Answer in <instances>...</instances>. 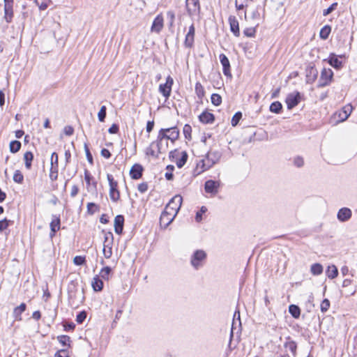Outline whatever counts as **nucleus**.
Returning <instances> with one entry per match:
<instances>
[{
    "label": "nucleus",
    "mask_w": 357,
    "mask_h": 357,
    "mask_svg": "<svg viewBox=\"0 0 357 357\" xmlns=\"http://www.w3.org/2000/svg\"><path fill=\"white\" fill-rule=\"evenodd\" d=\"M222 153L219 151L210 150L206 155L204 159L201 160L198 163L197 168L200 169V172L210 169L213 165L217 163L221 158Z\"/></svg>",
    "instance_id": "nucleus-1"
},
{
    "label": "nucleus",
    "mask_w": 357,
    "mask_h": 357,
    "mask_svg": "<svg viewBox=\"0 0 357 357\" xmlns=\"http://www.w3.org/2000/svg\"><path fill=\"white\" fill-rule=\"evenodd\" d=\"M206 257L207 255L205 251L203 250H197L190 257V264L195 270H198L203 267Z\"/></svg>",
    "instance_id": "nucleus-2"
},
{
    "label": "nucleus",
    "mask_w": 357,
    "mask_h": 357,
    "mask_svg": "<svg viewBox=\"0 0 357 357\" xmlns=\"http://www.w3.org/2000/svg\"><path fill=\"white\" fill-rule=\"evenodd\" d=\"M353 107L351 105L348 104L342 109L336 111L332 116L335 123H339L346 121L350 116Z\"/></svg>",
    "instance_id": "nucleus-3"
},
{
    "label": "nucleus",
    "mask_w": 357,
    "mask_h": 357,
    "mask_svg": "<svg viewBox=\"0 0 357 357\" xmlns=\"http://www.w3.org/2000/svg\"><path fill=\"white\" fill-rule=\"evenodd\" d=\"M183 202V198L181 195H177L171 199L165 210L170 211L171 213L176 215L178 213Z\"/></svg>",
    "instance_id": "nucleus-4"
},
{
    "label": "nucleus",
    "mask_w": 357,
    "mask_h": 357,
    "mask_svg": "<svg viewBox=\"0 0 357 357\" xmlns=\"http://www.w3.org/2000/svg\"><path fill=\"white\" fill-rule=\"evenodd\" d=\"M109 185V197L112 201L116 202L120 198V193L117 189L118 183L114 181L113 176L112 174H107V176Z\"/></svg>",
    "instance_id": "nucleus-5"
},
{
    "label": "nucleus",
    "mask_w": 357,
    "mask_h": 357,
    "mask_svg": "<svg viewBox=\"0 0 357 357\" xmlns=\"http://www.w3.org/2000/svg\"><path fill=\"white\" fill-rule=\"evenodd\" d=\"M333 73L330 68H324L321 73L319 79V87H324L328 85L333 78Z\"/></svg>",
    "instance_id": "nucleus-6"
},
{
    "label": "nucleus",
    "mask_w": 357,
    "mask_h": 357,
    "mask_svg": "<svg viewBox=\"0 0 357 357\" xmlns=\"http://www.w3.org/2000/svg\"><path fill=\"white\" fill-rule=\"evenodd\" d=\"M185 6L187 12L190 17H193L199 14L200 4L199 0H186Z\"/></svg>",
    "instance_id": "nucleus-7"
},
{
    "label": "nucleus",
    "mask_w": 357,
    "mask_h": 357,
    "mask_svg": "<svg viewBox=\"0 0 357 357\" xmlns=\"http://www.w3.org/2000/svg\"><path fill=\"white\" fill-rule=\"evenodd\" d=\"M174 80L171 76H168L165 84H160L159 86V92L162 94L166 99L169 98L171 95L172 86Z\"/></svg>",
    "instance_id": "nucleus-8"
},
{
    "label": "nucleus",
    "mask_w": 357,
    "mask_h": 357,
    "mask_svg": "<svg viewBox=\"0 0 357 357\" xmlns=\"http://www.w3.org/2000/svg\"><path fill=\"white\" fill-rule=\"evenodd\" d=\"M220 182L219 181L208 180L204 183V190L211 196H215L218 192Z\"/></svg>",
    "instance_id": "nucleus-9"
},
{
    "label": "nucleus",
    "mask_w": 357,
    "mask_h": 357,
    "mask_svg": "<svg viewBox=\"0 0 357 357\" xmlns=\"http://www.w3.org/2000/svg\"><path fill=\"white\" fill-rule=\"evenodd\" d=\"M301 99V93L298 91L288 94L286 98L285 102L288 109H291L298 105Z\"/></svg>",
    "instance_id": "nucleus-10"
},
{
    "label": "nucleus",
    "mask_w": 357,
    "mask_h": 357,
    "mask_svg": "<svg viewBox=\"0 0 357 357\" xmlns=\"http://www.w3.org/2000/svg\"><path fill=\"white\" fill-rule=\"evenodd\" d=\"M176 215L171 213L170 211L165 210L160 215V225L161 227L166 228L173 221Z\"/></svg>",
    "instance_id": "nucleus-11"
},
{
    "label": "nucleus",
    "mask_w": 357,
    "mask_h": 357,
    "mask_svg": "<svg viewBox=\"0 0 357 357\" xmlns=\"http://www.w3.org/2000/svg\"><path fill=\"white\" fill-rule=\"evenodd\" d=\"M163 26L164 19L162 15L160 13L153 20L151 27V31L153 33H159L162 31Z\"/></svg>",
    "instance_id": "nucleus-12"
},
{
    "label": "nucleus",
    "mask_w": 357,
    "mask_h": 357,
    "mask_svg": "<svg viewBox=\"0 0 357 357\" xmlns=\"http://www.w3.org/2000/svg\"><path fill=\"white\" fill-rule=\"evenodd\" d=\"M195 28L194 24H191L188 31L185 35L184 45L185 47L191 48L193 46L195 40Z\"/></svg>",
    "instance_id": "nucleus-13"
},
{
    "label": "nucleus",
    "mask_w": 357,
    "mask_h": 357,
    "mask_svg": "<svg viewBox=\"0 0 357 357\" xmlns=\"http://www.w3.org/2000/svg\"><path fill=\"white\" fill-rule=\"evenodd\" d=\"M352 215V212L350 208L344 207L340 208L337 214V218L340 222H346L349 220Z\"/></svg>",
    "instance_id": "nucleus-14"
},
{
    "label": "nucleus",
    "mask_w": 357,
    "mask_h": 357,
    "mask_svg": "<svg viewBox=\"0 0 357 357\" xmlns=\"http://www.w3.org/2000/svg\"><path fill=\"white\" fill-rule=\"evenodd\" d=\"M143 167L139 164H135L130 169V175L132 179L137 180L142 177Z\"/></svg>",
    "instance_id": "nucleus-15"
},
{
    "label": "nucleus",
    "mask_w": 357,
    "mask_h": 357,
    "mask_svg": "<svg viewBox=\"0 0 357 357\" xmlns=\"http://www.w3.org/2000/svg\"><path fill=\"white\" fill-rule=\"evenodd\" d=\"M124 225V217L122 215H118L114 218V231L117 234H121Z\"/></svg>",
    "instance_id": "nucleus-16"
},
{
    "label": "nucleus",
    "mask_w": 357,
    "mask_h": 357,
    "mask_svg": "<svg viewBox=\"0 0 357 357\" xmlns=\"http://www.w3.org/2000/svg\"><path fill=\"white\" fill-rule=\"evenodd\" d=\"M228 20L231 31L234 33L235 36H239V24L236 18L234 16H229Z\"/></svg>",
    "instance_id": "nucleus-17"
},
{
    "label": "nucleus",
    "mask_w": 357,
    "mask_h": 357,
    "mask_svg": "<svg viewBox=\"0 0 357 357\" xmlns=\"http://www.w3.org/2000/svg\"><path fill=\"white\" fill-rule=\"evenodd\" d=\"M220 61L223 68V73L225 75H231L230 73V63L228 58L224 54L220 55Z\"/></svg>",
    "instance_id": "nucleus-18"
},
{
    "label": "nucleus",
    "mask_w": 357,
    "mask_h": 357,
    "mask_svg": "<svg viewBox=\"0 0 357 357\" xmlns=\"http://www.w3.org/2000/svg\"><path fill=\"white\" fill-rule=\"evenodd\" d=\"M52 218H53L52 220L50 222V229H51V231L50 234V237H53L55 235L56 231L59 230L60 223H61L59 217L53 215Z\"/></svg>",
    "instance_id": "nucleus-19"
},
{
    "label": "nucleus",
    "mask_w": 357,
    "mask_h": 357,
    "mask_svg": "<svg viewBox=\"0 0 357 357\" xmlns=\"http://www.w3.org/2000/svg\"><path fill=\"white\" fill-rule=\"evenodd\" d=\"M199 119L203 123H212L215 121V116L212 113L205 111L199 116Z\"/></svg>",
    "instance_id": "nucleus-20"
},
{
    "label": "nucleus",
    "mask_w": 357,
    "mask_h": 357,
    "mask_svg": "<svg viewBox=\"0 0 357 357\" xmlns=\"http://www.w3.org/2000/svg\"><path fill=\"white\" fill-rule=\"evenodd\" d=\"M13 4H4V19L8 23L11 22L13 17Z\"/></svg>",
    "instance_id": "nucleus-21"
},
{
    "label": "nucleus",
    "mask_w": 357,
    "mask_h": 357,
    "mask_svg": "<svg viewBox=\"0 0 357 357\" xmlns=\"http://www.w3.org/2000/svg\"><path fill=\"white\" fill-rule=\"evenodd\" d=\"M26 305L24 303H21L19 306L14 308L13 317L15 320H22V314L26 310Z\"/></svg>",
    "instance_id": "nucleus-22"
},
{
    "label": "nucleus",
    "mask_w": 357,
    "mask_h": 357,
    "mask_svg": "<svg viewBox=\"0 0 357 357\" xmlns=\"http://www.w3.org/2000/svg\"><path fill=\"white\" fill-rule=\"evenodd\" d=\"M329 64L335 68L339 69L342 67V63L339 60L335 54H331L328 58Z\"/></svg>",
    "instance_id": "nucleus-23"
},
{
    "label": "nucleus",
    "mask_w": 357,
    "mask_h": 357,
    "mask_svg": "<svg viewBox=\"0 0 357 357\" xmlns=\"http://www.w3.org/2000/svg\"><path fill=\"white\" fill-rule=\"evenodd\" d=\"M167 129L168 130L167 133H169V135H167V139L174 142L178 138L179 130L176 127L169 128Z\"/></svg>",
    "instance_id": "nucleus-24"
},
{
    "label": "nucleus",
    "mask_w": 357,
    "mask_h": 357,
    "mask_svg": "<svg viewBox=\"0 0 357 357\" xmlns=\"http://www.w3.org/2000/svg\"><path fill=\"white\" fill-rule=\"evenodd\" d=\"M152 143L155 144V149L156 150L157 153L161 154L165 153L167 151V146H168V142L167 141L165 142V144L163 145V142L160 141H155Z\"/></svg>",
    "instance_id": "nucleus-25"
},
{
    "label": "nucleus",
    "mask_w": 357,
    "mask_h": 357,
    "mask_svg": "<svg viewBox=\"0 0 357 357\" xmlns=\"http://www.w3.org/2000/svg\"><path fill=\"white\" fill-rule=\"evenodd\" d=\"M326 275L330 279L335 278L338 275L337 267L335 265L328 266L326 270Z\"/></svg>",
    "instance_id": "nucleus-26"
},
{
    "label": "nucleus",
    "mask_w": 357,
    "mask_h": 357,
    "mask_svg": "<svg viewBox=\"0 0 357 357\" xmlns=\"http://www.w3.org/2000/svg\"><path fill=\"white\" fill-rule=\"evenodd\" d=\"M92 287L95 291H100L103 288V282L98 278V276H96L92 281Z\"/></svg>",
    "instance_id": "nucleus-27"
},
{
    "label": "nucleus",
    "mask_w": 357,
    "mask_h": 357,
    "mask_svg": "<svg viewBox=\"0 0 357 357\" xmlns=\"http://www.w3.org/2000/svg\"><path fill=\"white\" fill-rule=\"evenodd\" d=\"M33 159V155L31 151H26L24 154V160L25 162V167L27 169H30L31 167V162Z\"/></svg>",
    "instance_id": "nucleus-28"
},
{
    "label": "nucleus",
    "mask_w": 357,
    "mask_h": 357,
    "mask_svg": "<svg viewBox=\"0 0 357 357\" xmlns=\"http://www.w3.org/2000/svg\"><path fill=\"white\" fill-rule=\"evenodd\" d=\"M331 32V27L329 25L323 26L319 32V37L323 40H326Z\"/></svg>",
    "instance_id": "nucleus-29"
},
{
    "label": "nucleus",
    "mask_w": 357,
    "mask_h": 357,
    "mask_svg": "<svg viewBox=\"0 0 357 357\" xmlns=\"http://www.w3.org/2000/svg\"><path fill=\"white\" fill-rule=\"evenodd\" d=\"M105 236H104V245L105 247H109L112 246L113 241H114V236L113 234L111 231L105 232Z\"/></svg>",
    "instance_id": "nucleus-30"
},
{
    "label": "nucleus",
    "mask_w": 357,
    "mask_h": 357,
    "mask_svg": "<svg viewBox=\"0 0 357 357\" xmlns=\"http://www.w3.org/2000/svg\"><path fill=\"white\" fill-rule=\"evenodd\" d=\"M195 93H196L197 96L198 97V98L199 100H202L204 96L205 91H204L203 86L202 85V84L200 82H197L195 84Z\"/></svg>",
    "instance_id": "nucleus-31"
},
{
    "label": "nucleus",
    "mask_w": 357,
    "mask_h": 357,
    "mask_svg": "<svg viewBox=\"0 0 357 357\" xmlns=\"http://www.w3.org/2000/svg\"><path fill=\"white\" fill-rule=\"evenodd\" d=\"M282 109V105L279 101L273 102L270 105V111L275 114H280Z\"/></svg>",
    "instance_id": "nucleus-32"
},
{
    "label": "nucleus",
    "mask_w": 357,
    "mask_h": 357,
    "mask_svg": "<svg viewBox=\"0 0 357 357\" xmlns=\"http://www.w3.org/2000/svg\"><path fill=\"white\" fill-rule=\"evenodd\" d=\"M289 312L295 319H298L301 315V309L296 305H290L289 307Z\"/></svg>",
    "instance_id": "nucleus-33"
},
{
    "label": "nucleus",
    "mask_w": 357,
    "mask_h": 357,
    "mask_svg": "<svg viewBox=\"0 0 357 357\" xmlns=\"http://www.w3.org/2000/svg\"><path fill=\"white\" fill-rule=\"evenodd\" d=\"M57 340L63 347H66V349H68V348L70 347V338L69 336L64 335H59L57 337Z\"/></svg>",
    "instance_id": "nucleus-34"
},
{
    "label": "nucleus",
    "mask_w": 357,
    "mask_h": 357,
    "mask_svg": "<svg viewBox=\"0 0 357 357\" xmlns=\"http://www.w3.org/2000/svg\"><path fill=\"white\" fill-rule=\"evenodd\" d=\"M181 155V158L176 161V164L178 168L183 167L188 160V153L186 151H182Z\"/></svg>",
    "instance_id": "nucleus-35"
},
{
    "label": "nucleus",
    "mask_w": 357,
    "mask_h": 357,
    "mask_svg": "<svg viewBox=\"0 0 357 357\" xmlns=\"http://www.w3.org/2000/svg\"><path fill=\"white\" fill-rule=\"evenodd\" d=\"M310 271L314 275H319L323 272V266L318 263L313 264L311 266Z\"/></svg>",
    "instance_id": "nucleus-36"
},
{
    "label": "nucleus",
    "mask_w": 357,
    "mask_h": 357,
    "mask_svg": "<svg viewBox=\"0 0 357 357\" xmlns=\"http://www.w3.org/2000/svg\"><path fill=\"white\" fill-rule=\"evenodd\" d=\"M9 148H10V151L11 153H17L21 148V142L17 140H13V141L10 142Z\"/></svg>",
    "instance_id": "nucleus-37"
},
{
    "label": "nucleus",
    "mask_w": 357,
    "mask_h": 357,
    "mask_svg": "<svg viewBox=\"0 0 357 357\" xmlns=\"http://www.w3.org/2000/svg\"><path fill=\"white\" fill-rule=\"evenodd\" d=\"M84 179H85V181H86L87 185L89 186L91 185V181L93 179V177L91 176V174L89 172V171L87 169H85V171H84ZM91 185L96 189L97 187V182L93 181L91 183Z\"/></svg>",
    "instance_id": "nucleus-38"
},
{
    "label": "nucleus",
    "mask_w": 357,
    "mask_h": 357,
    "mask_svg": "<svg viewBox=\"0 0 357 357\" xmlns=\"http://www.w3.org/2000/svg\"><path fill=\"white\" fill-rule=\"evenodd\" d=\"M146 154L150 155L155 158H159V155L157 153L156 150L155 149L154 143H151L150 146L146 148Z\"/></svg>",
    "instance_id": "nucleus-39"
},
{
    "label": "nucleus",
    "mask_w": 357,
    "mask_h": 357,
    "mask_svg": "<svg viewBox=\"0 0 357 357\" xmlns=\"http://www.w3.org/2000/svg\"><path fill=\"white\" fill-rule=\"evenodd\" d=\"M112 268L109 266H105L100 270V275L104 280H109Z\"/></svg>",
    "instance_id": "nucleus-40"
},
{
    "label": "nucleus",
    "mask_w": 357,
    "mask_h": 357,
    "mask_svg": "<svg viewBox=\"0 0 357 357\" xmlns=\"http://www.w3.org/2000/svg\"><path fill=\"white\" fill-rule=\"evenodd\" d=\"M12 223L13 221L7 218L0 220V233L6 230Z\"/></svg>",
    "instance_id": "nucleus-41"
},
{
    "label": "nucleus",
    "mask_w": 357,
    "mask_h": 357,
    "mask_svg": "<svg viewBox=\"0 0 357 357\" xmlns=\"http://www.w3.org/2000/svg\"><path fill=\"white\" fill-rule=\"evenodd\" d=\"M211 100L215 106H219L222 102V97L218 93H213L211 97Z\"/></svg>",
    "instance_id": "nucleus-42"
},
{
    "label": "nucleus",
    "mask_w": 357,
    "mask_h": 357,
    "mask_svg": "<svg viewBox=\"0 0 357 357\" xmlns=\"http://www.w3.org/2000/svg\"><path fill=\"white\" fill-rule=\"evenodd\" d=\"M167 130H168L167 128L160 129L158 132L156 140L163 142L164 139H166V141H167L168 139H167Z\"/></svg>",
    "instance_id": "nucleus-43"
},
{
    "label": "nucleus",
    "mask_w": 357,
    "mask_h": 357,
    "mask_svg": "<svg viewBox=\"0 0 357 357\" xmlns=\"http://www.w3.org/2000/svg\"><path fill=\"white\" fill-rule=\"evenodd\" d=\"M13 181L17 183H22L24 181V176L20 170H16L13 175Z\"/></svg>",
    "instance_id": "nucleus-44"
},
{
    "label": "nucleus",
    "mask_w": 357,
    "mask_h": 357,
    "mask_svg": "<svg viewBox=\"0 0 357 357\" xmlns=\"http://www.w3.org/2000/svg\"><path fill=\"white\" fill-rule=\"evenodd\" d=\"M106 111H107L106 106L102 105L100 107V109L99 112L98 113V120L100 122L105 121V117H106V114H107Z\"/></svg>",
    "instance_id": "nucleus-45"
},
{
    "label": "nucleus",
    "mask_w": 357,
    "mask_h": 357,
    "mask_svg": "<svg viewBox=\"0 0 357 357\" xmlns=\"http://www.w3.org/2000/svg\"><path fill=\"white\" fill-rule=\"evenodd\" d=\"M183 132L185 136V138L190 140L191 139V132H192V128L190 125L185 124L183 126Z\"/></svg>",
    "instance_id": "nucleus-46"
},
{
    "label": "nucleus",
    "mask_w": 357,
    "mask_h": 357,
    "mask_svg": "<svg viewBox=\"0 0 357 357\" xmlns=\"http://www.w3.org/2000/svg\"><path fill=\"white\" fill-rule=\"evenodd\" d=\"M284 347L291 351L294 354H296L297 345L294 341H289L284 343Z\"/></svg>",
    "instance_id": "nucleus-47"
},
{
    "label": "nucleus",
    "mask_w": 357,
    "mask_h": 357,
    "mask_svg": "<svg viewBox=\"0 0 357 357\" xmlns=\"http://www.w3.org/2000/svg\"><path fill=\"white\" fill-rule=\"evenodd\" d=\"M58 177V166H51L50 172V178L52 181H56Z\"/></svg>",
    "instance_id": "nucleus-48"
},
{
    "label": "nucleus",
    "mask_w": 357,
    "mask_h": 357,
    "mask_svg": "<svg viewBox=\"0 0 357 357\" xmlns=\"http://www.w3.org/2000/svg\"><path fill=\"white\" fill-rule=\"evenodd\" d=\"M293 163L296 167L301 168L304 165V160L303 157L298 155L294 158Z\"/></svg>",
    "instance_id": "nucleus-49"
},
{
    "label": "nucleus",
    "mask_w": 357,
    "mask_h": 357,
    "mask_svg": "<svg viewBox=\"0 0 357 357\" xmlns=\"http://www.w3.org/2000/svg\"><path fill=\"white\" fill-rule=\"evenodd\" d=\"M241 117H242V113L241 112H238L235 113V114L233 116V117L231 119V126H236L238 123Z\"/></svg>",
    "instance_id": "nucleus-50"
},
{
    "label": "nucleus",
    "mask_w": 357,
    "mask_h": 357,
    "mask_svg": "<svg viewBox=\"0 0 357 357\" xmlns=\"http://www.w3.org/2000/svg\"><path fill=\"white\" fill-rule=\"evenodd\" d=\"M73 263L77 266H81L86 263V258L83 256H75L73 259Z\"/></svg>",
    "instance_id": "nucleus-51"
},
{
    "label": "nucleus",
    "mask_w": 357,
    "mask_h": 357,
    "mask_svg": "<svg viewBox=\"0 0 357 357\" xmlns=\"http://www.w3.org/2000/svg\"><path fill=\"white\" fill-rule=\"evenodd\" d=\"M256 33V28L255 27H249L246 28L243 31V33L247 37H254Z\"/></svg>",
    "instance_id": "nucleus-52"
},
{
    "label": "nucleus",
    "mask_w": 357,
    "mask_h": 357,
    "mask_svg": "<svg viewBox=\"0 0 357 357\" xmlns=\"http://www.w3.org/2000/svg\"><path fill=\"white\" fill-rule=\"evenodd\" d=\"M207 211V208L206 206H202L200 211H197L195 216V220L197 222H199L202 220V214L206 213Z\"/></svg>",
    "instance_id": "nucleus-53"
},
{
    "label": "nucleus",
    "mask_w": 357,
    "mask_h": 357,
    "mask_svg": "<svg viewBox=\"0 0 357 357\" xmlns=\"http://www.w3.org/2000/svg\"><path fill=\"white\" fill-rule=\"evenodd\" d=\"M337 6V2L332 3L327 9L324 10L323 15L327 16L328 15L331 13L333 10H335L336 9Z\"/></svg>",
    "instance_id": "nucleus-54"
},
{
    "label": "nucleus",
    "mask_w": 357,
    "mask_h": 357,
    "mask_svg": "<svg viewBox=\"0 0 357 357\" xmlns=\"http://www.w3.org/2000/svg\"><path fill=\"white\" fill-rule=\"evenodd\" d=\"M329 307H330L329 300L327 298L324 299L322 301V302L321 303V306H320L321 311L322 312H326L328 310Z\"/></svg>",
    "instance_id": "nucleus-55"
},
{
    "label": "nucleus",
    "mask_w": 357,
    "mask_h": 357,
    "mask_svg": "<svg viewBox=\"0 0 357 357\" xmlns=\"http://www.w3.org/2000/svg\"><path fill=\"white\" fill-rule=\"evenodd\" d=\"M98 209V206L93 202H89L87 204V211L90 214H93Z\"/></svg>",
    "instance_id": "nucleus-56"
},
{
    "label": "nucleus",
    "mask_w": 357,
    "mask_h": 357,
    "mask_svg": "<svg viewBox=\"0 0 357 357\" xmlns=\"http://www.w3.org/2000/svg\"><path fill=\"white\" fill-rule=\"evenodd\" d=\"M102 252L105 258H110L112 255V246L105 247V245H104Z\"/></svg>",
    "instance_id": "nucleus-57"
},
{
    "label": "nucleus",
    "mask_w": 357,
    "mask_h": 357,
    "mask_svg": "<svg viewBox=\"0 0 357 357\" xmlns=\"http://www.w3.org/2000/svg\"><path fill=\"white\" fill-rule=\"evenodd\" d=\"M84 151H85V153H86V158H87V160L88 162L91 164V165H93V156L89 151V149L87 146L86 144H84Z\"/></svg>",
    "instance_id": "nucleus-58"
},
{
    "label": "nucleus",
    "mask_w": 357,
    "mask_h": 357,
    "mask_svg": "<svg viewBox=\"0 0 357 357\" xmlns=\"http://www.w3.org/2000/svg\"><path fill=\"white\" fill-rule=\"evenodd\" d=\"M55 357H69V351L67 349H62L55 354Z\"/></svg>",
    "instance_id": "nucleus-59"
},
{
    "label": "nucleus",
    "mask_w": 357,
    "mask_h": 357,
    "mask_svg": "<svg viewBox=\"0 0 357 357\" xmlns=\"http://www.w3.org/2000/svg\"><path fill=\"white\" fill-rule=\"evenodd\" d=\"M86 318V314L85 312H79L76 317V321L78 324H82Z\"/></svg>",
    "instance_id": "nucleus-60"
},
{
    "label": "nucleus",
    "mask_w": 357,
    "mask_h": 357,
    "mask_svg": "<svg viewBox=\"0 0 357 357\" xmlns=\"http://www.w3.org/2000/svg\"><path fill=\"white\" fill-rule=\"evenodd\" d=\"M58 154L55 152L52 153V155H51V166H53V167H55V166H58Z\"/></svg>",
    "instance_id": "nucleus-61"
},
{
    "label": "nucleus",
    "mask_w": 357,
    "mask_h": 357,
    "mask_svg": "<svg viewBox=\"0 0 357 357\" xmlns=\"http://www.w3.org/2000/svg\"><path fill=\"white\" fill-rule=\"evenodd\" d=\"M167 18L169 20V24H170V26H172L174 22V20H175L174 12L172 11V10L167 11Z\"/></svg>",
    "instance_id": "nucleus-62"
},
{
    "label": "nucleus",
    "mask_w": 357,
    "mask_h": 357,
    "mask_svg": "<svg viewBox=\"0 0 357 357\" xmlns=\"http://www.w3.org/2000/svg\"><path fill=\"white\" fill-rule=\"evenodd\" d=\"M137 189L139 192L144 193L148 190V184L146 182L142 183L138 185Z\"/></svg>",
    "instance_id": "nucleus-63"
},
{
    "label": "nucleus",
    "mask_w": 357,
    "mask_h": 357,
    "mask_svg": "<svg viewBox=\"0 0 357 357\" xmlns=\"http://www.w3.org/2000/svg\"><path fill=\"white\" fill-rule=\"evenodd\" d=\"M179 155V151L177 149H175L169 152V158L171 160H174V159H177Z\"/></svg>",
    "instance_id": "nucleus-64"
}]
</instances>
